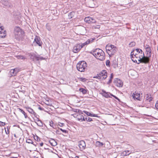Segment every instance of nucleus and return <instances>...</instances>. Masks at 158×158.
I'll list each match as a JSON object with an SVG mask.
<instances>
[{
    "mask_svg": "<svg viewBox=\"0 0 158 158\" xmlns=\"http://www.w3.org/2000/svg\"><path fill=\"white\" fill-rule=\"evenodd\" d=\"M76 158H79V157L78 156H76Z\"/></svg>",
    "mask_w": 158,
    "mask_h": 158,
    "instance_id": "64",
    "label": "nucleus"
},
{
    "mask_svg": "<svg viewBox=\"0 0 158 158\" xmlns=\"http://www.w3.org/2000/svg\"><path fill=\"white\" fill-rule=\"evenodd\" d=\"M24 33V31L19 27H15L14 28V34L15 39L17 40H19Z\"/></svg>",
    "mask_w": 158,
    "mask_h": 158,
    "instance_id": "1",
    "label": "nucleus"
},
{
    "mask_svg": "<svg viewBox=\"0 0 158 158\" xmlns=\"http://www.w3.org/2000/svg\"><path fill=\"white\" fill-rule=\"evenodd\" d=\"M46 29L48 31H50L51 29V27L50 24L48 23H47L46 24Z\"/></svg>",
    "mask_w": 158,
    "mask_h": 158,
    "instance_id": "37",
    "label": "nucleus"
},
{
    "mask_svg": "<svg viewBox=\"0 0 158 158\" xmlns=\"http://www.w3.org/2000/svg\"><path fill=\"white\" fill-rule=\"evenodd\" d=\"M113 77H114L113 74V73H112L110 74V78L109 79V81H108V82H107V84H109L111 83V82L112 81V79L113 78Z\"/></svg>",
    "mask_w": 158,
    "mask_h": 158,
    "instance_id": "32",
    "label": "nucleus"
},
{
    "mask_svg": "<svg viewBox=\"0 0 158 158\" xmlns=\"http://www.w3.org/2000/svg\"><path fill=\"white\" fill-rule=\"evenodd\" d=\"M5 124H6L5 123L0 121V126H4Z\"/></svg>",
    "mask_w": 158,
    "mask_h": 158,
    "instance_id": "51",
    "label": "nucleus"
},
{
    "mask_svg": "<svg viewBox=\"0 0 158 158\" xmlns=\"http://www.w3.org/2000/svg\"><path fill=\"white\" fill-rule=\"evenodd\" d=\"M99 74V75L101 76V80H104L107 77V72L105 70H103Z\"/></svg>",
    "mask_w": 158,
    "mask_h": 158,
    "instance_id": "10",
    "label": "nucleus"
},
{
    "mask_svg": "<svg viewBox=\"0 0 158 158\" xmlns=\"http://www.w3.org/2000/svg\"><path fill=\"white\" fill-rule=\"evenodd\" d=\"M49 125L51 127H52L54 129H56V126L55 125H53V123L52 121H51L49 122Z\"/></svg>",
    "mask_w": 158,
    "mask_h": 158,
    "instance_id": "34",
    "label": "nucleus"
},
{
    "mask_svg": "<svg viewBox=\"0 0 158 158\" xmlns=\"http://www.w3.org/2000/svg\"><path fill=\"white\" fill-rule=\"evenodd\" d=\"M79 91L81 92L83 94H85L87 93V90L84 88H81L79 89Z\"/></svg>",
    "mask_w": 158,
    "mask_h": 158,
    "instance_id": "28",
    "label": "nucleus"
},
{
    "mask_svg": "<svg viewBox=\"0 0 158 158\" xmlns=\"http://www.w3.org/2000/svg\"><path fill=\"white\" fill-rule=\"evenodd\" d=\"M15 69V70L14 71L15 72V75H16L17 73L19 72V69L17 68H15L14 69Z\"/></svg>",
    "mask_w": 158,
    "mask_h": 158,
    "instance_id": "50",
    "label": "nucleus"
},
{
    "mask_svg": "<svg viewBox=\"0 0 158 158\" xmlns=\"http://www.w3.org/2000/svg\"><path fill=\"white\" fill-rule=\"evenodd\" d=\"M109 94H110V95L113 97V96H114V95H113V94H111L110 93H109Z\"/></svg>",
    "mask_w": 158,
    "mask_h": 158,
    "instance_id": "62",
    "label": "nucleus"
},
{
    "mask_svg": "<svg viewBox=\"0 0 158 158\" xmlns=\"http://www.w3.org/2000/svg\"><path fill=\"white\" fill-rule=\"evenodd\" d=\"M102 92L100 93V94L103 97L106 98H110V97L109 95V93L106 92L103 89L102 90Z\"/></svg>",
    "mask_w": 158,
    "mask_h": 158,
    "instance_id": "17",
    "label": "nucleus"
},
{
    "mask_svg": "<svg viewBox=\"0 0 158 158\" xmlns=\"http://www.w3.org/2000/svg\"><path fill=\"white\" fill-rule=\"evenodd\" d=\"M6 31L3 30L2 27H0V37L4 38L6 36Z\"/></svg>",
    "mask_w": 158,
    "mask_h": 158,
    "instance_id": "14",
    "label": "nucleus"
},
{
    "mask_svg": "<svg viewBox=\"0 0 158 158\" xmlns=\"http://www.w3.org/2000/svg\"><path fill=\"white\" fill-rule=\"evenodd\" d=\"M95 39V38L93 39L91 38L89 39H88L86 42H85L84 43H79V44H80V47L81 48V49L85 45H87L88 44H89L90 42H92Z\"/></svg>",
    "mask_w": 158,
    "mask_h": 158,
    "instance_id": "9",
    "label": "nucleus"
},
{
    "mask_svg": "<svg viewBox=\"0 0 158 158\" xmlns=\"http://www.w3.org/2000/svg\"><path fill=\"white\" fill-rule=\"evenodd\" d=\"M77 119L78 120L81 121H83L84 120H83V118H85L82 115L80 114H78V115H77Z\"/></svg>",
    "mask_w": 158,
    "mask_h": 158,
    "instance_id": "21",
    "label": "nucleus"
},
{
    "mask_svg": "<svg viewBox=\"0 0 158 158\" xmlns=\"http://www.w3.org/2000/svg\"><path fill=\"white\" fill-rule=\"evenodd\" d=\"M96 22L95 20L93 18L90 17V23H94Z\"/></svg>",
    "mask_w": 158,
    "mask_h": 158,
    "instance_id": "47",
    "label": "nucleus"
},
{
    "mask_svg": "<svg viewBox=\"0 0 158 158\" xmlns=\"http://www.w3.org/2000/svg\"><path fill=\"white\" fill-rule=\"evenodd\" d=\"M26 108L29 113L33 114L36 118H37V116H38L31 108L29 107H26Z\"/></svg>",
    "mask_w": 158,
    "mask_h": 158,
    "instance_id": "18",
    "label": "nucleus"
},
{
    "mask_svg": "<svg viewBox=\"0 0 158 158\" xmlns=\"http://www.w3.org/2000/svg\"><path fill=\"white\" fill-rule=\"evenodd\" d=\"M26 143H31V144H33V142L30 139H28L26 140Z\"/></svg>",
    "mask_w": 158,
    "mask_h": 158,
    "instance_id": "41",
    "label": "nucleus"
},
{
    "mask_svg": "<svg viewBox=\"0 0 158 158\" xmlns=\"http://www.w3.org/2000/svg\"><path fill=\"white\" fill-rule=\"evenodd\" d=\"M110 48L111 49L107 53L110 56H111L112 55H114L118 50L117 48L113 45H112V47Z\"/></svg>",
    "mask_w": 158,
    "mask_h": 158,
    "instance_id": "4",
    "label": "nucleus"
},
{
    "mask_svg": "<svg viewBox=\"0 0 158 158\" xmlns=\"http://www.w3.org/2000/svg\"><path fill=\"white\" fill-rule=\"evenodd\" d=\"M79 110L78 111V112L79 113V114H83L82 111L81 110Z\"/></svg>",
    "mask_w": 158,
    "mask_h": 158,
    "instance_id": "59",
    "label": "nucleus"
},
{
    "mask_svg": "<svg viewBox=\"0 0 158 158\" xmlns=\"http://www.w3.org/2000/svg\"><path fill=\"white\" fill-rule=\"evenodd\" d=\"M33 145H34L35 146H36V145L37 144V143L35 142V143L33 142Z\"/></svg>",
    "mask_w": 158,
    "mask_h": 158,
    "instance_id": "60",
    "label": "nucleus"
},
{
    "mask_svg": "<svg viewBox=\"0 0 158 158\" xmlns=\"http://www.w3.org/2000/svg\"><path fill=\"white\" fill-rule=\"evenodd\" d=\"M15 70V69H11L10 71V73L11 74L12 76H15V74L14 71Z\"/></svg>",
    "mask_w": 158,
    "mask_h": 158,
    "instance_id": "43",
    "label": "nucleus"
},
{
    "mask_svg": "<svg viewBox=\"0 0 158 158\" xmlns=\"http://www.w3.org/2000/svg\"><path fill=\"white\" fill-rule=\"evenodd\" d=\"M40 144V146H42L43 145V143H41Z\"/></svg>",
    "mask_w": 158,
    "mask_h": 158,
    "instance_id": "61",
    "label": "nucleus"
},
{
    "mask_svg": "<svg viewBox=\"0 0 158 158\" xmlns=\"http://www.w3.org/2000/svg\"><path fill=\"white\" fill-rule=\"evenodd\" d=\"M146 96L147 99V100H149V102H150L151 101H152V99L153 98H152L151 97H149V95L148 94H146Z\"/></svg>",
    "mask_w": 158,
    "mask_h": 158,
    "instance_id": "38",
    "label": "nucleus"
},
{
    "mask_svg": "<svg viewBox=\"0 0 158 158\" xmlns=\"http://www.w3.org/2000/svg\"><path fill=\"white\" fill-rule=\"evenodd\" d=\"M56 134H61L60 131H59V130H57L56 131Z\"/></svg>",
    "mask_w": 158,
    "mask_h": 158,
    "instance_id": "55",
    "label": "nucleus"
},
{
    "mask_svg": "<svg viewBox=\"0 0 158 158\" xmlns=\"http://www.w3.org/2000/svg\"><path fill=\"white\" fill-rule=\"evenodd\" d=\"M83 120H84V121H86L88 122H90L93 121L92 119L88 116H86L85 118H83Z\"/></svg>",
    "mask_w": 158,
    "mask_h": 158,
    "instance_id": "24",
    "label": "nucleus"
},
{
    "mask_svg": "<svg viewBox=\"0 0 158 158\" xmlns=\"http://www.w3.org/2000/svg\"><path fill=\"white\" fill-rule=\"evenodd\" d=\"M87 67V64L84 61L79 62L77 64V69L81 72L84 71Z\"/></svg>",
    "mask_w": 158,
    "mask_h": 158,
    "instance_id": "2",
    "label": "nucleus"
},
{
    "mask_svg": "<svg viewBox=\"0 0 158 158\" xmlns=\"http://www.w3.org/2000/svg\"><path fill=\"white\" fill-rule=\"evenodd\" d=\"M135 93V94L134 93L132 95L133 98L134 99H136L137 100L141 101V98H140V94L136 93V92Z\"/></svg>",
    "mask_w": 158,
    "mask_h": 158,
    "instance_id": "19",
    "label": "nucleus"
},
{
    "mask_svg": "<svg viewBox=\"0 0 158 158\" xmlns=\"http://www.w3.org/2000/svg\"><path fill=\"white\" fill-rule=\"evenodd\" d=\"M7 130H6V128H5V132L6 134H9L10 131L9 130L8 127H7Z\"/></svg>",
    "mask_w": 158,
    "mask_h": 158,
    "instance_id": "49",
    "label": "nucleus"
},
{
    "mask_svg": "<svg viewBox=\"0 0 158 158\" xmlns=\"http://www.w3.org/2000/svg\"><path fill=\"white\" fill-rule=\"evenodd\" d=\"M146 52H147V55L149 57H151L152 55L151 50L150 47L148 45H146L145 46Z\"/></svg>",
    "mask_w": 158,
    "mask_h": 158,
    "instance_id": "12",
    "label": "nucleus"
},
{
    "mask_svg": "<svg viewBox=\"0 0 158 158\" xmlns=\"http://www.w3.org/2000/svg\"><path fill=\"white\" fill-rule=\"evenodd\" d=\"M59 125L60 127H62L63 126V125H64V123H60Z\"/></svg>",
    "mask_w": 158,
    "mask_h": 158,
    "instance_id": "57",
    "label": "nucleus"
},
{
    "mask_svg": "<svg viewBox=\"0 0 158 158\" xmlns=\"http://www.w3.org/2000/svg\"><path fill=\"white\" fill-rule=\"evenodd\" d=\"M106 65L107 66L110 67V61L109 60H107L106 62Z\"/></svg>",
    "mask_w": 158,
    "mask_h": 158,
    "instance_id": "42",
    "label": "nucleus"
},
{
    "mask_svg": "<svg viewBox=\"0 0 158 158\" xmlns=\"http://www.w3.org/2000/svg\"><path fill=\"white\" fill-rule=\"evenodd\" d=\"M83 112L87 115V116H92L93 114L91 113L88 111L85 110H84Z\"/></svg>",
    "mask_w": 158,
    "mask_h": 158,
    "instance_id": "35",
    "label": "nucleus"
},
{
    "mask_svg": "<svg viewBox=\"0 0 158 158\" xmlns=\"http://www.w3.org/2000/svg\"><path fill=\"white\" fill-rule=\"evenodd\" d=\"M18 109H19V111L23 113V114L24 115V117L25 118H29L28 117L27 114L24 112V110H23L19 108H18Z\"/></svg>",
    "mask_w": 158,
    "mask_h": 158,
    "instance_id": "22",
    "label": "nucleus"
},
{
    "mask_svg": "<svg viewBox=\"0 0 158 158\" xmlns=\"http://www.w3.org/2000/svg\"><path fill=\"white\" fill-rule=\"evenodd\" d=\"M49 142L50 144L52 146H55L57 145V143L56 141L53 139H50Z\"/></svg>",
    "mask_w": 158,
    "mask_h": 158,
    "instance_id": "20",
    "label": "nucleus"
},
{
    "mask_svg": "<svg viewBox=\"0 0 158 158\" xmlns=\"http://www.w3.org/2000/svg\"><path fill=\"white\" fill-rule=\"evenodd\" d=\"M140 56L142 57L143 63L145 64L148 63L150 61V58L151 57H149L148 56H145L144 53L142 55H141Z\"/></svg>",
    "mask_w": 158,
    "mask_h": 158,
    "instance_id": "6",
    "label": "nucleus"
},
{
    "mask_svg": "<svg viewBox=\"0 0 158 158\" xmlns=\"http://www.w3.org/2000/svg\"><path fill=\"white\" fill-rule=\"evenodd\" d=\"M140 55H139L138 54L135 53L134 55V57H131V60L134 63H137V60L140 58Z\"/></svg>",
    "mask_w": 158,
    "mask_h": 158,
    "instance_id": "16",
    "label": "nucleus"
},
{
    "mask_svg": "<svg viewBox=\"0 0 158 158\" xmlns=\"http://www.w3.org/2000/svg\"><path fill=\"white\" fill-rule=\"evenodd\" d=\"M34 41L39 46H41L42 43L39 37L36 36L34 39Z\"/></svg>",
    "mask_w": 158,
    "mask_h": 158,
    "instance_id": "15",
    "label": "nucleus"
},
{
    "mask_svg": "<svg viewBox=\"0 0 158 158\" xmlns=\"http://www.w3.org/2000/svg\"><path fill=\"white\" fill-rule=\"evenodd\" d=\"M73 111L74 112H78L79 110V109H73Z\"/></svg>",
    "mask_w": 158,
    "mask_h": 158,
    "instance_id": "52",
    "label": "nucleus"
},
{
    "mask_svg": "<svg viewBox=\"0 0 158 158\" xmlns=\"http://www.w3.org/2000/svg\"><path fill=\"white\" fill-rule=\"evenodd\" d=\"M113 97H114L115 99L118 100L119 102L120 101V100L117 97L115 96H113Z\"/></svg>",
    "mask_w": 158,
    "mask_h": 158,
    "instance_id": "54",
    "label": "nucleus"
},
{
    "mask_svg": "<svg viewBox=\"0 0 158 158\" xmlns=\"http://www.w3.org/2000/svg\"><path fill=\"white\" fill-rule=\"evenodd\" d=\"M78 146L81 151L84 150L86 147V144L85 142L83 140H81L78 142Z\"/></svg>",
    "mask_w": 158,
    "mask_h": 158,
    "instance_id": "8",
    "label": "nucleus"
},
{
    "mask_svg": "<svg viewBox=\"0 0 158 158\" xmlns=\"http://www.w3.org/2000/svg\"><path fill=\"white\" fill-rule=\"evenodd\" d=\"M101 49L99 48H96L94 50L90 52V53L93 55L96 58L97 56L99 55L100 52V50H101Z\"/></svg>",
    "mask_w": 158,
    "mask_h": 158,
    "instance_id": "13",
    "label": "nucleus"
},
{
    "mask_svg": "<svg viewBox=\"0 0 158 158\" xmlns=\"http://www.w3.org/2000/svg\"><path fill=\"white\" fill-rule=\"evenodd\" d=\"M29 56L30 57L31 59L34 62H36L40 60H44L45 59L43 57L40 56L39 55H37L34 53H30L29 54Z\"/></svg>",
    "mask_w": 158,
    "mask_h": 158,
    "instance_id": "3",
    "label": "nucleus"
},
{
    "mask_svg": "<svg viewBox=\"0 0 158 158\" xmlns=\"http://www.w3.org/2000/svg\"><path fill=\"white\" fill-rule=\"evenodd\" d=\"M17 58L18 59H23L24 60L25 59V57L24 56H21V55H19L17 56Z\"/></svg>",
    "mask_w": 158,
    "mask_h": 158,
    "instance_id": "39",
    "label": "nucleus"
},
{
    "mask_svg": "<svg viewBox=\"0 0 158 158\" xmlns=\"http://www.w3.org/2000/svg\"><path fill=\"white\" fill-rule=\"evenodd\" d=\"M137 64H139L140 63H143L142 59V57H140V58H139L137 60V63H136Z\"/></svg>",
    "mask_w": 158,
    "mask_h": 158,
    "instance_id": "36",
    "label": "nucleus"
},
{
    "mask_svg": "<svg viewBox=\"0 0 158 158\" xmlns=\"http://www.w3.org/2000/svg\"><path fill=\"white\" fill-rule=\"evenodd\" d=\"M135 50V51H136L138 53V54H140L139 55H142L144 53V52L141 49L139 48H136Z\"/></svg>",
    "mask_w": 158,
    "mask_h": 158,
    "instance_id": "29",
    "label": "nucleus"
},
{
    "mask_svg": "<svg viewBox=\"0 0 158 158\" xmlns=\"http://www.w3.org/2000/svg\"><path fill=\"white\" fill-rule=\"evenodd\" d=\"M84 21L88 23H90V17H85L84 19Z\"/></svg>",
    "mask_w": 158,
    "mask_h": 158,
    "instance_id": "31",
    "label": "nucleus"
},
{
    "mask_svg": "<svg viewBox=\"0 0 158 158\" xmlns=\"http://www.w3.org/2000/svg\"><path fill=\"white\" fill-rule=\"evenodd\" d=\"M113 45L110 44H108L106 45V51L107 53H108V52L109 51V50L111 49V48L112 47V45Z\"/></svg>",
    "mask_w": 158,
    "mask_h": 158,
    "instance_id": "23",
    "label": "nucleus"
},
{
    "mask_svg": "<svg viewBox=\"0 0 158 158\" xmlns=\"http://www.w3.org/2000/svg\"><path fill=\"white\" fill-rule=\"evenodd\" d=\"M92 117H98V118L100 117V116L98 115L97 114H93Z\"/></svg>",
    "mask_w": 158,
    "mask_h": 158,
    "instance_id": "53",
    "label": "nucleus"
},
{
    "mask_svg": "<svg viewBox=\"0 0 158 158\" xmlns=\"http://www.w3.org/2000/svg\"><path fill=\"white\" fill-rule=\"evenodd\" d=\"M135 51V49H134L133 50V51L131 52V57H134V56L135 54L134 53V52Z\"/></svg>",
    "mask_w": 158,
    "mask_h": 158,
    "instance_id": "45",
    "label": "nucleus"
},
{
    "mask_svg": "<svg viewBox=\"0 0 158 158\" xmlns=\"http://www.w3.org/2000/svg\"><path fill=\"white\" fill-rule=\"evenodd\" d=\"M37 122L38 123H36V122H35L38 126L40 127H42L43 126V123L42 122V121L39 119L37 117Z\"/></svg>",
    "mask_w": 158,
    "mask_h": 158,
    "instance_id": "25",
    "label": "nucleus"
},
{
    "mask_svg": "<svg viewBox=\"0 0 158 158\" xmlns=\"http://www.w3.org/2000/svg\"><path fill=\"white\" fill-rule=\"evenodd\" d=\"M115 85L117 87H121L123 86V84L122 81L119 79H115L114 81Z\"/></svg>",
    "mask_w": 158,
    "mask_h": 158,
    "instance_id": "7",
    "label": "nucleus"
},
{
    "mask_svg": "<svg viewBox=\"0 0 158 158\" xmlns=\"http://www.w3.org/2000/svg\"><path fill=\"white\" fill-rule=\"evenodd\" d=\"M96 58L100 60H104L105 58V56L104 52L102 49L100 50L99 55L97 56Z\"/></svg>",
    "mask_w": 158,
    "mask_h": 158,
    "instance_id": "5",
    "label": "nucleus"
},
{
    "mask_svg": "<svg viewBox=\"0 0 158 158\" xmlns=\"http://www.w3.org/2000/svg\"><path fill=\"white\" fill-rule=\"evenodd\" d=\"M22 92L23 93H24L25 91L23 90V91H22Z\"/></svg>",
    "mask_w": 158,
    "mask_h": 158,
    "instance_id": "63",
    "label": "nucleus"
},
{
    "mask_svg": "<svg viewBox=\"0 0 158 158\" xmlns=\"http://www.w3.org/2000/svg\"><path fill=\"white\" fill-rule=\"evenodd\" d=\"M79 80L82 82H85L86 81V79L85 78H83V77H80L79 78Z\"/></svg>",
    "mask_w": 158,
    "mask_h": 158,
    "instance_id": "44",
    "label": "nucleus"
},
{
    "mask_svg": "<svg viewBox=\"0 0 158 158\" xmlns=\"http://www.w3.org/2000/svg\"><path fill=\"white\" fill-rule=\"evenodd\" d=\"M130 151L129 150L125 151L123 152L122 155L124 156H125L127 155H128L129 154H130Z\"/></svg>",
    "mask_w": 158,
    "mask_h": 158,
    "instance_id": "27",
    "label": "nucleus"
},
{
    "mask_svg": "<svg viewBox=\"0 0 158 158\" xmlns=\"http://www.w3.org/2000/svg\"><path fill=\"white\" fill-rule=\"evenodd\" d=\"M103 145L104 144L102 143L99 141H97L96 143V146L98 147H102Z\"/></svg>",
    "mask_w": 158,
    "mask_h": 158,
    "instance_id": "26",
    "label": "nucleus"
},
{
    "mask_svg": "<svg viewBox=\"0 0 158 158\" xmlns=\"http://www.w3.org/2000/svg\"><path fill=\"white\" fill-rule=\"evenodd\" d=\"M38 109H39L40 110H44V108H43L40 106L38 107Z\"/></svg>",
    "mask_w": 158,
    "mask_h": 158,
    "instance_id": "56",
    "label": "nucleus"
},
{
    "mask_svg": "<svg viewBox=\"0 0 158 158\" xmlns=\"http://www.w3.org/2000/svg\"><path fill=\"white\" fill-rule=\"evenodd\" d=\"M59 129L61 130L64 133H66L68 132L66 130H63L61 128H60L59 127Z\"/></svg>",
    "mask_w": 158,
    "mask_h": 158,
    "instance_id": "48",
    "label": "nucleus"
},
{
    "mask_svg": "<svg viewBox=\"0 0 158 158\" xmlns=\"http://www.w3.org/2000/svg\"><path fill=\"white\" fill-rule=\"evenodd\" d=\"M135 45L136 43L134 41H132L129 44V47H132L135 46Z\"/></svg>",
    "mask_w": 158,
    "mask_h": 158,
    "instance_id": "33",
    "label": "nucleus"
},
{
    "mask_svg": "<svg viewBox=\"0 0 158 158\" xmlns=\"http://www.w3.org/2000/svg\"><path fill=\"white\" fill-rule=\"evenodd\" d=\"M81 49L80 47V44H75L73 47V52L75 53H77L80 51Z\"/></svg>",
    "mask_w": 158,
    "mask_h": 158,
    "instance_id": "11",
    "label": "nucleus"
},
{
    "mask_svg": "<svg viewBox=\"0 0 158 158\" xmlns=\"http://www.w3.org/2000/svg\"><path fill=\"white\" fill-rule=\"evenodd\" d=\"M94 78H97L98 79H101L102 78H101V76H100L99 75V74H98L96 76H94L93 77Z\"/></svg>",
    "mask_w": 158,
    "mask_h": 158,
    "instance_id": "40",
    "label": "nucleus"
},
{
    "mask_svg": "<svg viewBox=\"0 0 158 158\" xmlns=\"http://www.w3.org/2000/svg\"><path fill=\"white\" fill-rule=\"evenodd\" d=\"M155 106H156V108H157V109H158V103L156 102V105H155Z\"/></svg>",
    "mask_w": 158,
    "mask_h": 158,
    "instance_id": "58",
    "label": "nucleus"
},
{
    "mask_svg": "<svg viewBox=\"0 0 158 158\" xmlns=\"http://www.w3.org/2000/svg\"><path fill=\"white\" fill-rule=\"evenodd\" d=\"M75 15V13L73 12H70L68 14V18L69 19L72 18Z\"/></svg>",
    "mask_w": 158,
    "mask_h": 158,
    "instance_id": "30",
    "label": "nucleus"
},
{
    "mask_svg": "<svg viewBox=\"0 0 158 158\" xmlns=\"http://www.w3.org/2000/svg\"><path fill=\"white\" fill-rule=\"evenodd\" d=\"M34 138L35 140H36L37 141H39L40 140V138L37 135H36L35 136H34Z\"/></svg>",
    "mask_w": 158,
    "mask_h": 158,
    "instance_id": "46",
    "label": "nucleus"
}]
</instances>
